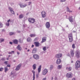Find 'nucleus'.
<instances>
[{
	"instance_id": "nucleus-26",
	"label": "nucleus",
	"mask_w": 80,
	"mask_h": 80,
	"mask_svg": "<svg viewBox=\"0 0 80 80\" xmlns=\"http://www.w3.org/2000/svg\"><path fill=\"white\" fill-rule=\"evenodd\" d=\"M69 41L70 42H72L73 41V37L72 38H68Z\"/></svg>"
},
{
	"instance_id": "nucleus-13",
	"label": "nucleus",
	"mask_w": 80,
	"mask_h": 80,
	"mask_svg": "<svg viewBox=\"0 0 80 80\" xmlns=\"http://www.w3.org/2000/svg\"><path fill=\"white\" fill-rule=\"evenodd\" d=\"M68 20H69L70 22H73V18H72V16H69Z\"/></svg>"
},
{
	"instance_id": "nucleus-1",
	"label": "nucleus",
	"mask_w": 80,
	"mask_h": 80,
	"mask_svg": "<svg viewBox=\"0 0 80 80\" xmlns=\"http://www.w3.org/2000/svg\"><path fill=\"white\" fill-rule=\"evenodd\" d=\"M28 21L31 23H33L35 22V19L34 18H30L28 19Z\"/></svg>"
},
{
	"instance_id": "nucleus-28",
	"label": "nucleus",
	"mask_w": 80,
	"mask_h": 80,
	"mask_svg": "<svg viewBox=\"0 0 80 80\" xmlns=\"http://www.w3.org/2000/svg\"><path fill=\"white\" fill-rule=\"evenodd\" d=\"M34 70H35L36 69V64H34L32 66Z\"/></svg>"
},
{
	"instance_id": "nucleus-43",
	"label": "nucleus",
	"mask_w": 80,
	"mask_h": 80,
	"mask_svg": "<svg viewBox=\"0 0 80 80\" xmlns=\"http://www.w3.org/2000/svg\"><path fill=\"white\" fill-rule=\"evenodd\" d=\"M8 62V61H5L4 62V63H5V64H6V65H7Z\"/></svg>"
},
{
	"instance_id": "nucleus-27",
	"label": "nucleus",
	"mask_w": 80,
	"mask_h": 80,
	"mask_svg": "<svg viewBox=\"0 0 80 80\" xmlns=\"http://www.w3.org/2000/svg\"><path fill=\"white\" fill-rule=\"evenodd\" d=\"M68 38H71L73 37V36L72 35V33H70L68 35Z\"/></svg>"
},
{
	"instance_id": "nucleus-9",
	"label": "nucleus",
	"mask_w": 80,
	"mask_h": 80,
	"mask_svg": "<svg viewBox=\"0 0 80 80\" xmlns=\"http://www.w3.org/2000/svg\"><path fill=\"white\" fill-rule=\"evenodd\" d=\"M21 66H22V64H19L16 67V70L17 71L20 68V67H21Z\"/></svg>"
},
{
	"instance_id": "nucleus-19",
	"label": "nucleus",
	"mask_w": 80,
	"mask_h": 80,
	"mask_svg": "<svg viewBox=\"0 0 80 80\" xmlns=\"http://www.w3.org/2000/svg\"><path fill=\"white\" fill-rule=\"evenodd\" d=\"M9 22H10V19H9V20L8 21V23H6V26H7L8 27V26H9V25H10V24L9 23Z\"/></svg>"
},
{
	"instance_id": "nucleus-40",
	"label": "nucleus",
	"mask_w": 80,
	"mask_h": 80,
	"mask_svg": "<svg viewBox=\"0 0 80 80\" xmlns=\"http://www.w3.org/2000/svg\"><path fill=\"white\" fill-rule=\"evenodd\" d=\"M14 33L13 32H11L9 33V35H13Z\"/></svg>"
},
{
	"instance_id": "nucleus-36",
	"label": "nucleus",
	"mask_w": 80,
	"mask_h": 80,
	"mask_svg": "<svg viewBox=\"0 0 80 80\" xmlns=\"http://www.w3.org/2000/svg\"><path fill=\"white\" fill-rule=\"evenodd\" d=\"M3 27V24L1 23V22H0V28H2Z\"/></svg>"
},
{
	"instance_id": "nucleus-30",
	"label": "nucleus",
	"mask_w": 80,
	"mask_h": 80,
	"mask_svg": "<svg viewBox=\"0 0 80 80\" xmlns=\"http://www.w3.org/2000/svg\"><path fill=\"white\" fill-rule=\"evenodd\" d=\"M67 12H72V11H70V9H69V8L68 7H67Z\"/></svg>"
},
{
	"instance_id": "nucleus-14",
	"label": "nucleus",
	"mask_w": 80,
	"mask_h": 80,
	"mask_svg": "<svg viewBox=\"0 0 80 80\" xmlns=\"http://www.w3.org/2000/svg\"><path fill=\"white\" fill-rule=\"evenodd\" d=\"M9 10H10L11 13H12V14H15V12H14V11L13 10V9H12V8H9Z\"/></svg>"
},
{
	"instance_id": "nucleus-58",
	"label": "nucleus",
	"mask_w": 80,
	"mask_h": 80,
	"mask_svg": "<svg viewBox=\"0 0 80 80\" xmlns=\"http://www.w3.org/2000/svg\"><path fill=\"white\" fill-rule=\"evenodd\" d=\"M26 50H27V48H25Z\"/></svg>"
},
{
	"instance_id": "nucleus-55",
	"label": "nucleus",
	"mask_w": 80,
	"mask_h": 80,
	"mask_svg": "<svg viewBox=\"0 0 80 80\" xmlns=\"http://www.w3.org/2000/svg\"><path fill=\"white\" fill-rule=\"evenodd\" d=\"M73 61H72L71 62H72V63H73Z\"/></svg>"
},
{
	"instance_id": "nucleus-6",
	"label": "nucleus",
	"mask_w": 80,
	"mask_h": 80,
	"mask_svg": "<svg viewBox=\"0 0 80 80\" xmlns=\"http://www.w3.org/2000/svg\"><path fill=\"white\" fill-rule=\"evenodd\" d=\"M33 57L34 59L38 60L39 59V56L38 55L34 54L33 55Z\"/></svg>"
},
{
	"instance_id": "nucleus-20",
	"label": "nucleus",
	"mask_w": 80,
	"mask_h": 80,
	"mask_svg": "<svg viewBox=\"0 0 80 80\" xmlns=\"http://www.w3.org/2000/svg\"><path fill=\"white\" fill-rule=\"evenodd\" d=\"M23 17H24V16L23 15V14H20L19 15V18H23Z\"/></svg>"
},
{
	"instance_id": "nucleus-56",
	"label": "nucleus",
	"mask_w": 80,
	"mask_h": 80,
	"mask_svg": "<svg viewBox=\"0 0 80 80\" xmlns=\"http://www.w3.org/2000/svg\"><path fill=\"white\" fill-rule=\"evenodd\" d=\"M0 56H2V54L1 55L0 54Z\"/></svg>"
},
{
	"instance_id": "nucleus-32",
	"label": "nucleus",
	"mask_w": 80,
	"mask_h": 80,
	"mask_svg": "<svg viewBox=\"0 0 80 80\" xmlns=\"http://www.w3.org/2000/svg\"><path fill=\"white\" fill-rule=\"evenodd\" d=\"M4 69H5V72H7V71L8 70V68H7V67H5L4 68Z\"/></svg>"
},
{
	"instance_id": "nucleus-37",
	"label": "nucleus",
	"mask_w": 80,
	"mask_h": 80,
	"mask_svg": "<svg viewBox=\"0 0 80 80\" xmlns=\"http://www.w3.org/2000/svg\"><path fill=\"white\" fill-rule=\"evenodd\" d=\"M31 38H28L27 39L28 42H30V41Z\"/></svg>"
},
{
	"instance_id": "nucleus-23",
	"label": "nucleus",
	"mask_w": 80,
	"mask_h": 80,
	"mask_svg": "<svg viewBox=\"0 0 80 80\" xmlns=\"http://www.w3.org/2000/svg\"><path fill=\"white\" fill-rule=\"evenodd\" d=\"M46 41V37H43L42 38V42L43 43V42H45Z\"/></svg>"
},
{
	"instance_id": "nucleus-8",
	"label": "nucleus",
	"mask_w": 80,
	"mask_h": 80,
	"mask_svg": "<svg viewBox=\"0 0 80 80\" xmlns=\"http://www.w3.org/2000/svg\"><path fill=\"white\" fill-rule=\"evenodd\" d=\"M46 27L47 28H49L50 27V22H47L46 24Z\"/></svg>"
},
{
	"instance_id": "nucleus-41",
	"label": "nucleus",
	"mask_w": 80,
	"mask_h": 80,
	"mask_svg": "<svg viewBox=\"0 0 80 80\" xmlns=\"http://www.w3.org/2000/svg\"><path fill=\"white\" fill-rule=\"evenodd\" d=\"M3 70V68H0V72H2V70Z\"/></svg>"
},
{
	"instance_id": "nucleus-54",
	"label": "nucleus",
	"mask_w": 80,
	"mask_h": 80,
	"mask_svg": "<svg viewBox=\"0 0 80 80\" xmlns=\"http://www.w3.org/2000/svg\"><path fill=\"white\" fill-rule=\"evenodd\" d=\"M20 31H18V33H20Z\"/></svg>"
},
{
	"instance_id": "nucleus-44",
	"label": "nucleus",
	"mask_w": 80,
	"mask_h": 80,
	"mask_svg": "<svg viewBox=\"0 0 80 80\" xmlns=\"http://www.w3.org/2000/svg\"><path fill=\"white\" fill-rule=\"evenodd\" d=\"M39 74H38L36 75V78H38V75Z\"/></svg>"
},
{
	"instance_id": "nucleus-61",
	"label": "nucleus",
	"mask_w": 80,
	"mask_h": 80,
	"mask_svg": "<svg viewBox=\"0 0 80 80\" xmlns=\"http://www.w3.org/2000/svg\"><path fill=\"white\" fill-rule=\"evenodd\" d=\"M7 60H8V58L7 59Z\"/></svg>"
},
{
	"instance_id": "nucleus-42",
	"label": "nucleus",
	"mask_w": 80,
	"mask_h": 80,
	"mask_svg": "<svg viewBox=\"0 0 80 80\" xmlns=\"http://www.w3.org/2000/svg\"><path fill=\"white\" fill-rule=\"evenodd\" d=\"M66 0H61L60 2H65Z\"/></svg>"
},
{
	"instance_id": "nucleus-25",
	"label": "nucleus",
	"mask_w": 80,
	"mask_h": 80,
	"mask_svg": "<svg viewBox=\"0 0 80 80\" xmlns=\"http://www.w3.org/2000/svg\"><path fill=\"white\" fill-rule=\"evenodd\" d=\"M20 5L21 8H23L24 7H25L27 6V5H23L22 4H21Z\"/></svg>"
},
{
	"instance_id": "nucleus-3",
	"label": "nucleus",
	"mask_w": 80,
	"mask_h": 80,
	"mask_svg": "<svg viewBox=\"0 0 80 80\" xmlns=\"http://www.w3.org/2000/svg\"><path fill=\"white\" fill-rule=\"evenodd\" d=\"M66 77L68 78H72L73 77V74L72 72H70L67 73L66 74Z\"/></svg>"
},
{
	"instance_id": "nucleus-53",
	"label": "nucleus",
	"mask_w": 80,
	"mask_h": 80,
	"mask_svg": "<svg viewBox=\"0 0 80 80\" xmlns=\"http://www.w3.org/2000/svg\"><path fill=\"white\" fill-rule=\"evenodd\" d=\"M29 51H30V49H28L27 51V52H28Z\"/></svg>"
},
{
	"instance_id": "nucleus-10",
	"label": "nucleus",
	"mask_w": 80,
	"mask_h": 80,
	"mask_svg": "<svg viewBox=\"0 0 80 80\" xmlns=\"http://www.w3.org/2000/svg\"><path fill=\"white\" fill-rule=\"evenodd\" d=\"M70 52L72 57H74V55H75L74 51L72 50H71L70 51Z\"/></svg>"
},
{
	"instance_id": "nucleus-11",
	"label": "nucleus",
	"mask_w": 80,
	"mask_h": 80,
	"mask_svg": "<svg viewBox=\"0 0 80 80\" xmlns=\"http://www.w3.org/2000/svg\"><path fill=\"white\" fill-rule=\"evenodd\" d=\"M47 72H48V71L47 70V69H44L42 72V75H46Z\"/></svg>"
},
{
	"instance_id": "nucleus-16",
	"label": "nucleus",
	"mask_w": 80,
	"mask_h": 80,
	"mask_svg": "<svg viewBox=\"0 0 80 80\" xmlns=\"http://www.w3.org/2000/svg\"><path fill=\"white\" fill-rule=\"evenodd\" d=\"M17 49H18V50H20V51H21V50H22V48L20 47V45H18L17 46Z\"/></svg>"
},
{
	"instance_id": "nucleus-2",
	"label": "nucleus",
	"mask_w": 80,
	"mask_h": 80,
	"mask_svg": "<svg viewBox=\"0 0 80 80\" xmlns=\"http://www.w3.org/2000/svg\"><path fill=\"white\" fill-rule=\"evenodd\" d=\"M75 68L76 69L80 68V62L77 61L75 63Z\"/></svg>"
},
{
	"instance_id": "nucleus-48",
	"label": "nucleus",
	"mask_w": 80,
	"mask_h": 80,
	"mask_svg": "<svg viewBox=\"0 0 80 80\" xmlns=\"http://www.w3.org/2000/svg\"><path fill=\"white\" fill-rule=\"evenodd\" d=\"M9 43H10V44H11V45H12V42H9Z\"/></svg>"
},
{
	"instance_id": "nucleus-4",
	"label": "nucleus",
	"mask_w": 80,
	"mask_h": 80,
	"mask_svg": "<svg viewBox=\"0 0 80 80\" xmlns=\"http://www.w3.org/2000/svg\"><path fill=\"white\" fill-rule=\"evenodd\" d=\"M75 56L77 58H80V53L78 51H77L76 52Z\"/></svg>"
},
{
	"instance_id": "nucleus-47",
	"label": "nucleus",
	"mask_w": 80,
	"mask_h": 80,
	"mask_svg": "<svg viewBox=\"0 0 80 80\" xmlns=\"http://www.w3.org/2000/svg\"><path fill=\"white\" fill-rule=\"evenodd\" d=\"M2 60H5V58H2V59H1Z\"/></svg>"
},
{
	"instance_id": "nucleus-5",
	"label": "nucleus",
	"mask_w": 80,
	"mask_h": 80,
	"mask_svg": "<svg viewBox=\"0 0 80 80\" xmlns=\"http://www.w3.org/2000/svg\"><path fill=\"white\" fill-rule=\"evenodd\" d=\"M62 57V54L60 53L57 54L55 55V57L56 58H61Z\"/></svg>"
},
{
	"instance_id": "nucleus-12",
	"label": "nucleus",
	"mask_w": 80,
	"mask_h": 80,
	"mask_svg": "<svg viewBox=\"0 0 80 80\" xmlns=\"http://www.w3.org/2000/svg\"><path fill=\"white\" fill-rule=\"evenodd\" d=\"M61 59L60 58L58 59L57 61H56V63H57V64H60V63H61Z\"/></svg>"
},
{
	"instance_id": "nucleus-60",
	"label": "nucleus",
	"mask_w": 80,
	"mask_h": 80,
	"mask_svg": "<svg viewBox=\"0 0 80 80\" xmlns=\"http://www.w3.org/2000/svg\"><path fill=\"white\" fill-rule=\"evenodd\" d=\"M17 15H18V14H17Z\"/></svg>"
},
{
	"instance_id": "nucleus-50",
	"label": "nucleus",
	"mask_w": 80,
	"mask_h": 80,
	"mask_svg": "<svg viewBox=\"0 0 80 80\" xmlns=\"http://www.w3.org/2000/svg\"><path fill=\"white\" fill-rule=\"evenodd\" d=\"M18 55H19L20 54V52H17Z\"/></svg>"
},
{
	"instance_id": "nucleus-22",
	"label": "nucleus",
	"mask_w": 80,
	"mask_h": 80,
	"mask_svg": "<svg viewBox=\"0 0 80 80\" xmlns=\"http://www.w3.org/2000/svg\"><path fill=\"white\" fill-rule=\"evenodd\" d=\"M37 52V50L35 48H34L32 51V53H35L36 52Z\"/></svg>"
},
{
	"instance_id": "nucleus-33",
	"label": "nucleus",
	"mask_w": 80,
	"mask_h": 80,
	"mask_svg": "<svg viewBox=\"0 0 80 80\" xmlns=\"http://www.w3.org/2000/svg\"><path fill=\"white\" fill-rule=\"evenodd\" d=\"M4 39L3 38H1L0 39V43H2V42L4 41Z\"/></svg>"
},
{
	"instance_id": "nucleus-18",
	"label": "nucleus",
	"mask_w": 80,
	"mask_h": 80,
	"mask_svg": "<svg viewBox=\"0 0 80 80\" xmlns=\"http://www.w3.org/2000/svg\"><path fill=\"white\" fill-rule=\"evenodd\" d=\"M41 67H42V66L41 65H40L39 66V67L38 69V73H40V71H41Z\"/></svg>"
},
{
	"instance_id": "nucleus-7",
	"label": "nucleus",
	"mask_w": 80,
	"mask_h": 80,
	"mask_svg": "<svg viewBox=\"0 0 80 80\" xmlns=\"http://www.w3.org/2000/svg\"><path fill=\"white\" fill-rule=\"evenodd\" d=\"M41 14L42 15V18H45L46 17V12L45 11H42L41 12Z\"/></svg>"
},
{
	"instance_id": "nucleus-17",
	"label": "nucleus",
	"mask_w": 80,
	"mask_h": 80,
	"mask_svg": "<svg viewBox=\"0 0 80 80\" xmlns=\"http://www.w3.org/2000/svg\"><path fill=\"white\" fill-rule=\"evenodd\" d=\"M14 43L15 44H18V40L17 39H15L13 41Z\"/></svg>"
},
{
	"instance_id": "nucleus-52",
	"label": "nucleus",
	"mask_w": 80,
	"mask_h": 80,
	"mask_svg": "<svg viewBox=\"0 0 80 80\" xmlns=\"http://www.w3.org/2000/svg\"><path fill=\"white\" fill-rule=\"evenodd\" d=\"M72 80H75V78H73Z\"/></svg>"
},
{
	"instance_id": "nucleus-24",
	"label": "nucleus",
	"mask_w": 80,
	"mask_h": 80,
	"mask_svg": "<svg viewBox=\"0 0 80 80\" xmlns=\"http://www.w3.org/2000/svg\"><path fill=\"white\" fill-rule=\"evenodd\" d=\"M32 72L33 73V80H35V71L34 70H33L32 71Z\"/></svg>"
},
{
	"instance_id": "nucleus-57",
	"label": "nucleus",
	"mask_w": 80,
	"mask_h": 80,
	"mask_svg": "<svg viewBox=\"0 0 80 80\" xmlns=\"http://www.w3.org/2000/svg\"><path fill=\"white\" fill-rule=\"evenodd\" d=\"M26 1H28V0H25Z\"/></svg>"
},
{
	"instance_id": "nucleus-46",
	"label": "nucleus",
	"mask_w": 80,
	"mask_h": 80,
	"mask_svg": "<svg viewBox=\"0 0 80 80\" xmlns=\"http://www.w3.org/2000/svg\"><path fill=\"white\" fill-rule=\"evenodd\" d=\"M32 3V2H29V5H30V4H31Z\"/></svg>"
},
{
	"instance_id": "nucleus-45",
	"label": "nucleus",
	"mask_w": 80,
	"mask_h": 80,
	"mask_svg": "<svg viewBox=\"0 0 80 80\" xmlns=\"http://www.w3.org/2000/svg\"><path fill=\"white\" fill-rule=\"evenodd\" d=\"M7 67H10V65H7Z\"/></svg>"
},
{
	"instance_id": "nucleus-15",
	"label": "nucleus",
	"mask_w": 80,
	"mask_h": 80,
	"mask_svg": "<svg viewBox=\"0 0 80 80\" xmlns=\"http://www.w3.org/2000/svg\"><path fill=\"white\" fill-rule=\"evenodd\" d=\"M34 43L36 47H39L40 46V43L38 42H35Z\"/></svg>"
},
{
	"instance_id": "nucleus-35",
	"label": "nucleus",
	"mask_w": 80,
	"mask_h": 80,
	"mask_svg": "<svg viewBox=\"0 0 80 80\" xmlns=\"http://www.w3.org/2000/svg\"><path fill=\"white\" fill-rule=\"evenodd\" d=\"M12 53H14V51H12L11 52H8L9 54H12Z\"/></svg>"
},
{
	"instance_id": "nucleus-21",
	"label": "nucleus",
	"mask_w": 80,
	"mask_h": 80,
	"mask_svg": "<svg viewBox=\"0 0 80 80\" xmlns=\"http://www.w3.org/2000/svg\"><path fill=\"white\" fill-rule=\"evenodd\" d=\"M67 70L68 71H71L72 70V68L71 67H69V68H66Z\"/></svg>"
},
{
	"instance_id": "nucleus-34",
	"label": "nucleus",
	"mask_w": 80,
	"mask_h": 80,
	"mask_svg": "<svg viewBox=\"0 0 80 80\" xmlns=\"http://www.w3.org/2000/svg\"><path fill=\"white\" fill-rule=\"evenodd\" d=\"M72 48H73V49H74V48H75V44H73L72 45Z\"/></svg>"
},
{
	"instance_id": "nucleus-29",
	"label": "nucleus",
	"mask_w": 80,
	"mask_h": 80,
	"mask_svg": "<svg viewBox=\"0 0 80 80\" xmlns=\"http://www.w3.org/2000/svg\"><path fill=\"white\" fill-rule=\"evenodd\" d=\"M35 36H36V35L35 34H31L30 35L31 37H34Z\"/></svg>"
},
{
	"instance_id": "nucleus-31",
	"label": "nucleus",
	"mask_w": 80,
	"mask_h": 80,
	"mask_svg": "<svg viewBox=\"0 0 80 80\" xmlns=\"http://www.w3.org/2000/svg\"><path fill=\"white\" fill-rule=\"evenodd\" d=\"M62 68V65H59L58 66V69H60Z\"/></svg>"
},
{
	"instance_id": "nucleus-59",
	"label": "nucleus",
	"mask_w": 80,
	"mask_h": 80,
	"mask_svg": "<svg viewBox=\"0 0 80 80\" xmlns=\"http://www.w3.org/2000/svg\"><path fill=\"white\" fill-rule=\"evenodd\" d=\"M10 57V55H9V57Z\"/></svg>"
},
{
	"instance_id": "nucleus-38",
	"label": "nucleus",
	"mask_w": 80,
	"mask_h": 80,
	"mask_svg": "<svg viewBox=\"0 0 80 80\" xmlns=\"http://www.w3.org/2000/svg\"><path fill=\"white\" fill-rule=\"evenodd\" d=\"M43 50L44 51H46V47H44L43 48Z\"/></svg>"
},
{
	"instance_id": "nucleus-39",
	"label": "nucleus",
	"mask_w": 80,
	"mask_h": 80,
	"mask_svg": "<svg viewBox=\"0 0 80 80\" xmlns=\"http://www.w3.org/2000/svg\"><path fill=\"white\" fill-rule=\"evenodd\" d=\"M53 65L51 66L50 69L52 70L53 69Z\"/></svg>"
},
{
	"instance_id": "nucleus-51",
	"label": "nucleus",
	"mask_w": 80,
	"mask_h": 80,
	"mask_svg": "<svg viewBox=\"0 0 80 80\" xmlns=\"http://www.w3.org/2000/svg\"><path fill=\"white\" fill-rule=\"evenodd\" d=\"M35 40H37V38H36L35 39Z\"/></svg>"
},
{
	"instance_id": "nucleus-49",
	"label": "nucleus",
	"mask_w": 80,
	"mask_h": 80,
	"mask_svg": "<svg viewBox=\"0 0 80 80\" xmlns=\"http://www.w3.org/2000/svg\"><path fill=\"white\" fill-rule=\"evenodd\" d=\"M34 47V45H32L31 47L32 48H33V47Z\"/></svg>"
}]
</instances>
